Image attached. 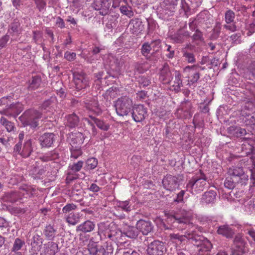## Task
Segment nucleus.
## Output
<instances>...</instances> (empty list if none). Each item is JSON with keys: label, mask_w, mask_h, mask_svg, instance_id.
<instances>
[{"label": "nucleus", "mask_w": 255, "mask_h": 255, "mask_svg": "<svg viewBox=\"0 0 255 255\" xmlns=\"http://www.w3.org/2000/svg\"><path fill=\"white\" fill-rule=\"evenodd\" d=\"M166 222L168 225L165 223L163 224V227L165 230H172L174 228L182 229L183 225L190 223V219L187 212L183 211L181 214L167 215Z\"/></svg>", "instance_id": "f257e3e1"}, {"label": "nucleus", "mask_w": 255, "mask_h": 255, "mask_svg": "<svg viewBox=\"0 0 255 255\" xmlns=\"http://www.w3.org/2000/svg\"><path fill=\"white\" fill-rule=\"evenodd\" d=\"M41 114L38 111L30 109L26 110L18 118L24 127L29 126L31 128H35L38 126V120L41 118Z\"/></svg>", "instance_id": "f03ea898"}, {"label": "nucleus", "mask_w": 255, "mask_h": 255, "mask_svg": "<svg viewBox=\"0 0 255 255\" xmlns=\"http://www.w3.org/2000/svg\"><path fill=\"white\" fill-rule=\"evenodd\" d=\"M98 234L101 240L109 239L111 241H114L116 239V235L118 232L114 222H101L98 225Z\"/></svg>", "instance_id": "7ed1b4c3"}, {"label": "nucleus", "mask_w": 255, "mask_h": 255, "mask_svg": "<svg viewBox=\"0 0 255 255\" xmlns=\"http://www.w3.org/2000/svg\"><path fill=\"white\" fill-rule=\"evenodd\" d=\"M116 113L120 116H127L131 113L132 109V100L127 97L119 98L115 104Z\"/></svg>", "instance_id": "20e7f679"}, {"label": "nucleus", "mask_w": 255, "mask_h": 255, "mask_svg": "<svg viewBox=\"0 0 255 255\" xmlns=\"http://www.w3.org/2000/svg\"><path fill=\"white\" fill-rule=\"evenodd\" d=\"M73 77L75 91L77 92H80L79 95L85 94V90L89 87L86 74L82 71H74L73 72Z\"/></svg>", "instance_id": "39448f33"}, {"label": "nucleus", "mask_w": 255, "mask_h": 255, "mask_svg": "<svg viewBox=\"0 0 255 255\" xmlns=\"http://www.w3.org/2000/svg\"><path fill=\"white\" fill-rule=\"evenodd\" d=\"M207 177L201 170L196 174L189 181L186 185L188 189L192 190L194 188L199 190H203L204 187L207 185Z\"/></svg>", "instance_id": "423d86ee"}, {"label": "nucleus", "mask_w": 255, "mask_h": 255, "mask_svg": "<svg viewBox=\"0 0 255 255\" xmlns=\"http://www.w3.org/2000/svg\"><path fill=\"white\" fill-rule=\"evenodd\" d=\"M130 114L137 123L141 122L148 116L147 108L140 104L133 107Z\"/></svg>", "instance_id": "0eeeda50"}, {"label": "nucleus", "mask_w": 255, "mask_h": 255, "mask_svg": "<svg viewBox=\"0 0 255 255\" xmlns=\"http://www.w3.org/2000/svg\"><path fill=\"white\" fill-rule=\"evenodd\" d=\"M165 251L164 243L158 240H155L149 244L147 249L148 255H163Z\"/></svg>", "instance_id": "6e6552de"}, {"label": "nucleus", "mask_w": 255, "mask_h": 255, "mask_svg": "<svg viewBox=\"0 0 255 255\" xmlns=\"http://www.w3.org/2000/svg\"><path fill=\"white\" fill-rule=\"evenodd\" d=\"M112 2V0H95L92 6L95 10H100V14L105 15L109 12Z\"/></svg>", "instance_id": "1a4fd4ad"}, {"label": "nucleus", "mask_w": 255, "mask_h": 255, "mask_svg": "<svg viewBox=\"0 0 255 255\" xmlns=\"http://www.w3.org/2000/svg\"><path fill=\"white\" fill-rule=\"evenodd\" d=\"M178 179L171 175H166L162 179L163 187L167 190L172 191L176 188Z\"/></svg>", "instance_id": "9d476101"}, {"label": "nucleus", "mask_w": 255, "mask_h": 255, "mask_svg": "<svg viewBox=\"0 0 255 255\" xmlns=\"http://www.w3.org/2000/svg\"><path fill=\"white\" fill-rule=\"evenodd\" d=\"M136 226L139 231L142 233L144 235H147L153 230V225L149 221L144 220H139L136 223Z\"/></svg>", "instance_id": "9b49d317"}, {"label": "nucleus", "mask_w": 255, "mask_h": 255, "mask_svg": "<svg viewBox=\"0 0 255 255\" xmlns=\"http://www.w3.org/2000/svg\"><path fill=\"white\" fill-rule=\"evenodd\" d=\"M38 140L42 147H49L55 140V134L51 132H46L40 136Z\"/></svg>", "instance_id": "f8f14e48"}, {"label": "nucleus", "mask_w": 255, "mask_h": 255, "mask_svg": "<svg viewBox=\"0 0 255 255\" xmlns=\"http://www.w3.org/2000/svg\"><path fill=\"white\" fill-rule=\"evenodd\" d=\"M217 232L219 235H221L228 239L233 238L235 234V229L232 228L229 225H224L219 226Z\"/></svg>", "instance_id": "ddd939ff"}, {"label": "nucleus", "mask_w": 255, "mask_h": 255, "mask_svg": "<svg viewBox=\"0 0 255 255\" xmlns=\"http://www.w3.org/2000/svg\"><path fill=\"white\" fill-rule=\"evenodd\" d=\"M43 241V239L41 236L35 234L33 236L30 243L33 253L37 254L40 251L42 246Z\"/></svg>", "instance_id": "4468645a"}, {"label": "nucleus", "mask_w": 255, "mask_h": 255, "mask_svg": "<svg viewBox=\"0 0 255 255\" xmlns=\"http://www.w3.org/2000/svg\"><path fill=\"white\" fill-rule=\"evenodd\" d=\"M171 79V73L169 65L167 63H164L160 70L159 79L164 83H168Z\"/></svg>", "instance_id": "2eb2a0df"}, {"label": "nucleus", "mask_w": 255, "mask_h": 255, "mask_svg": "<svg viewBox=\"0 0 255 255\" xmlns=\"http://www.w3.org/2000/svg\"><path fill=\"white\" fill-rule=\"evenodd\" d=\"M216 190H210L205 192L202 195L201 202L206 204L213 203L216 199Z\"/></svg>", "instance_id": "dca6fc26"}, {"label": "nucleus", "mask_w": 255, "mask_h": 255, "mask_svg": "<svg viewBox=\"0 0 255 255\" xmlns=\"http://www.w3.org/2000/svg\"><path fill=\"white\" fill-rule=\"evenodd\" d=\"M7 108L9 113V117L14 118H16L17 115L23 110L22 105L19 103L8 105Z\"/></svg>", "instance_id": "f3484780"}, {"label": "nucleus", "mask_w": 255, "mask_h": 255, "mask_svg": "<svg viewBox=\"0 0 255 255\" xmlns=\"http://www.w3.org/2000/svg\"><path fill=\"white\" fill-rule=\"evenodd\" d=\"M129 28L132 33H140L143 30L142 21L138 18L131 19L129 23Z\"/></svg>", "instance_id": "a211bd4d"}, {"label": "nucleus", "mask_w": 255, "mask_h": 255, "mask_svg": "<svg viewBox=\"0 0 255 255\" xmlns=\"http://www.w3.org/2000/svg\"><path fill=\"white\" fill-rule=\"evenodd\" d=\"M65 120L66 126L70 128L77 127L79 123V118L75 113L66 116Z\"/></svg>", "instance_id": "6ab92c4d"}, {"label": "nucleus", "mask_w": 255, "mask_h": 255, "mask_svg": "<svg viewBox=\"0 0 255 255\" xmlns=\"http://www.w3.org/2000/svg\"><path fill=\"white\" fill-rule=\"evenodd\" d=\"M234 245L237 249L239 250L242 254H244L246 251L245 248L246 244V242L243 238V236L240 234L236 235L234 239Z\"/></svg>", "instance_id": "aec40b11"}, {"label": "nucleus", "mask_w": 255, "mask_h": 255, "mask_svg": "<svg viewBox=\"0 0 255 255\" xmlns=\"http://www.w3.org/2000/svg\"><path fill=\"white\" fill-rule=\"evenodd\" d=\"M95 227V225L94 222L87 220L77 226L76 231L77 232L80 231L86 233L93 231Z\"/></svg>", "instance_id": "412c9836"}, {"label": "nucleus", "mask_w": 255, "mask_h": 255, "mask_svg": "<svg viewBox=\"0 0 255 255\" xmlns=\"http://www.w3.org/2000/svg\"><path fill=\"white\" fill-rule=\"evenodd\" d=\"M228 132L231 135L239 137L245 135L247 131L245 128L239 127L231 126L228 128Z\"/></svg>", "instance_id": "4be33fe9"}, {"label": "nucleus", "mask_w": 255, "mask_h": 255, "mask_svg": "<svg viewBox=\"0 0 255 255\" xmlns=\"http://www.w3.org/2000/svg\"><path fill=\"white\" fill-rule=\"evenodd\" d=\"M18 198L19 196L16 192L10 191L5 193L2 197V200L3 202L14 203L18 200Z\"/></svg>", "instance_id": "5701e85b"}, {"label": "nucleus", "mask_w": 255, "mask_h": 255, "mask_svg": "<svg viewBox=\"0 0 255 255\" xmlns=\"http://www.w3.org/2000/svg\"><path fill=\"white\" fill-rule=\"evenodd\" d=\"M138 229L133 226H128L124 230L123 232L120 231L121 234H124L125 236L130 239H135L138 236Z\"/></svg>", "instance_id": "b1692460"}, {"label": "nucleus", "mask_w": 255, "mask_h": 255, "mask_svg": "<svg viewBox=\"0 0 255 255\" xmlns=\"http://www.w3.org/2000/svg\"><path fill=\"white\" fill-rule=\"evenodd\" d=\"M41 78L40 76H33L29 81V85L27 87L28 91H34L38 88L41 83Z\"/></svg>", "instance_id": "393cba45"}, {"label": "nucleus", "mask_w": 255, "mask_h": 255, "mask_svg": "<svg viewBox=\"0 0 255 255\" xmlns=\"http://www.w3.org/2000/svg\"><path fill=\"white\" fill-rule=\"evenodd\" d=\"M33 151L31 139L27 140L24 144L20 155L24 158L29 157Z\"/></svg>", "instance_id": "a878e982"}, {"label": "nucleus", "mask_w": 255, "mask_h": 255, "mask_svg": "<svg viewBox=\"0 0 255 255\" xmlns=\"http://www.w3.org/2000/svg\"><path fill=\"white\" fill-rule=\"evenodd\" d=\"M22 28L20 27V23L17 19L13 20L8 26V31L10 34H19L21 32Z\"/></svg>", "instance_id": "bb28decb"}, {"label": "nucleus", "mask_w": 255, "mask_h": 255, "mask_svg": "<svg viewBox=\"0 0 255 255\" xmlns=\"http://www.w3.org/2000/svg\"><path fill=\"white\" fill-rule=\"evenodd\" d=\"M244 172V170L243 167L239 166H232L229 169L228 173L230 176L233 177L236 179L239 176L242 175V174Z\"/></svg>", "instance_id": "cd10ccee"}, {"label": "nucleus", "mask_w": 255, "mask_h": 255, "mask_svg": "<svg viewBox=\"0 0 255 255\" xmlns=\"http://www.w3.org/2000/svg\"><path fill=\"white\" fill-rule=\"evenodd\" d=\"M90 118L92 120V122L96 124L97 127L100 129L107 131L110 127L109 124L104 122L103 121L101 120L94 116H90Z\"/></svg>", "instance_id": "c85d7f7f"}, {"label": "nucleus", "mask_w": 255, "mask_h": 255, "mask_svg": "<svg viewBox=\"0 0 255 255\" xmlns=\"http://www.w3.org/2000/svg\"><path fill=\"white\" fill-rule=\"evenodd\" d=\"M88 251L91 255H106L105 247L102 246L89 247Z\"/></svg>", "instance_id": "c756f323"}, {"label": "nucleus", "mask_w": 255, "mask_h": 255, "mask_svg": "<svg viewBox=\"0 0 255 255\" xmlns=\"http://www.w3.org/2000/svg\"><path fill=\"white\" fill-rule=\"evenodd\" d=\"M45 252L49 255H55L58 251V245L53 242H49L46 245Z\"/></svg>", "instance_id": "7c9ffc66"}, {"label": "nucleus", "mask_w": 255, "mask_h": 255, "mask_svg": "<svg viewBox=\"0 0 255 255\" xmlns=\"http://www.w3.org/2000/svg\"><path fill=\"white\" fill-rule=\"evenodd\" d=\"M181 77L182 75L179 72L176 71L175 72L174 84L173 87H174V90L177 92L181 90V88L183 86Z\"/></svg>", "instance_id": "2f4dec72"}, {"label": "nucleus", "mask_w": 255, "mask_h": 255, "mask_svg": "<svg viewBox=\"0 0 255 255\" xmlns=\"http://www.w3.org/2000/svg\"><path fill=\"white\" fill-rule=\"evenodd\" d=\"M56 233V230L51 225L46 226L43 230V234L44 236L49 240L53 239Z\"/></svg>", "instance_id": "473e14b6"}, {"label": "nucleus", "mask_w": 255, "mask_h": 255, "mask_svg": "<svg viewBox=\"0 0 255 255\" xmlns=\"http://www.w3.org/2000/svg\"><path fill=\"white\" fill-rule=\"evenodd\" d=\"M141 54L146 58V59H148L150 56L149 54H151L152 50L151 47L149 42H144L142 44L141 49Z\"/></svg>", "instance_id": "72a5a7b5"}, {"label": "nucleus", "mask_w": 255, "mask_h": 255, "mask_svg": "<svg viewBox=\"0 0 255 255\" xmlns=\"http://www.w3.org/2000/svg\"><path fill=\"white\" fill-rule=\"evenodd\" d=\"M151 47L152 52L151 53V56H154L157 52H159L161 47V41L158 39L152 40L149 43Z\"/></svg>", "instance_id": "f704fd0d"}, {"label": "nucleus", "mask_w": 255, "mask_h": 255, "mask_svg": "<svg viewBox=\"0 0 255 255\" xmlns=\"http://www.w3.org/2000/svg\"><path fill=\"white\" fill-rule=\"evenodd\" d=\"M199 252H206L211 250L212 248V244L207 238H205L201 244V246L198 247Z\"/></svg>", "instance_id": "c9c22d12"}, {"label": "nucleus", "mask_w": 255, "mask_h": 255, "mask_svg": "<svg viewBox=\"0 0 255 255\" xmlns=\"http://www.w3.org/2000/svg\"><path fill=\"white\" fill-rule=\"evenodd\" d=\"M56 102V98L51 97L43 102L40 106V108L42 110H47L52 108L55 104Z\"/></svg>", "instance_id": "e433bc0d"}, {"label": "nucleus", "mask_w": 255, "mask_h": 255, "mask_svg": "<svg viewBox=\"0 0 255 255\" xmlns=\"http://www.w3.org/2000/svg\"><path fill=\"white\" fill-rule=\"evenodd\" d=\"M79 215L77 213H70L66 218L67 222L72 225H75L79 222Z\"/></svg>", "instance_id": "4c0bfd02"}, {"label": "nucleus", "mask_w": 255, "mask_h": 255, "mask_svg": "<svg viewBox=\"0 0 255 255\" xmlns=\"http://www.w3.org/2000/svg\"><path fill=\"white\" fill-rule=\"evenodd\" d=\"M236 183H237L236 179L230 176L226 178L224 186L229 189H233L236 186Z\"/></svg>", "instance_id": "58836bf2"}, {"label": "nucleus", "mask_w": 255, "mask_h": 255, "mask_svg": "<svg viewBox=\"0 0 255 255\" xmlns=\"http://www.w3.org/2000/svg\"><path fill=\"white\" fill-rule=\"evenodd\" d=\"M137 80L140 88L147 87L150 84V80L147 76H139L137 78Z\"/></svg>", "instance_id": "ea45409f"}, {"label": "nucleus", "mask_w": 255, "mask_h": 255, "mask_svg": "<svg viewBox=\"0 0 255 255\" xmlns=\"http://www.w3.org/2000/svg\"><path fill=\"white\" fill-rule=\"evenodd\" d=\"M177 114L179 115L181 119H187L191 118L192 114L190 110H187L186 108L179 109Z\"/></svg>", "instance_id": "a19ab883"}, {"label": "nucleus", "mask_w": 255, "mask_h": 255, "mask_svg": "<svg viewBox=\"0 0 255 255\" xmlns=\"http://www.w3.org/2000/svg\"><path fill=\"white\" fill-rule=\"evenodd\" d=\"M39 12L46 10L47 0H33Z\"/></svg>", "instance_id": "79ce46f5"}, {"label": "nucleus", "mask_w": 255, "mask_h": 255, "mask_svg": "<svg viewBox=\"0 0 255 255\" xmlns=\"http://www.w3.org/2000/svg\"><path fill=\"white\" fill-rule=\"evenodd\" d=\"M245 124L248 126L255 125V112L252 114L247 115L243 119Z\"/></svg>", "instance_id": "37998d69"}, {"label": "nucleus", "mask_w": 255, "mask_h": 255, "mask_svg": "<svg viewBox=\"0 0 255 255\" xmlns=\"http://www.w3.org/2000/svg\"><path fill=\"white\" fill-rule=\"evenodd\" d=\"M8 211L14 216H19L21 215L24 214L26 212V210L24 208H21L20 207H9L8 209Z\"/></svg>", "instance_id": "c03bdc74"}, {"label": "nucleus", "mask_w": 255, "mask_h": 255, "mask_svg": "<svg viewBox=\"0 0 255 255\" xmlns=\"http://www.w3.org/2000/svg\"><path fill=\"white\" fill-rule=\"evenodd\" d=\"M113 61L115 64L116 67L114 68L111 67V68L112 71H119L121 67L123 65L125 62L124 60L122 58L119 59L118 58H113Z\"/></svg>", "instance_id": "a18cd8bd"}, {"label": "nucleus", "mask_w": 255, "mask_h": 255, "mask_svg": "<svg viewBox=\"0 0 255 255\" xmlns=\"http://www.w3.org/2000/svg\"><path fill=\"white\" fill-rule=\"evenodd\" d=\"M170 38L176 43H182L185 40L184 38H183V36L181 35V32H179L171 35Z\"/></svg>", "instance_id": "49530a36"}, {"label": "nucleus", "mask_w": 255, "mask_h": 255, "mask_svg": "<svg viewBox=\"0 0 255 255\" xmlns=\"http://www.w3.org/2000/svg\"><path fill=\"white\" fill-rule=\"evenodd\" d=\"M225 20L227 23H230L234 21L235 19V13L231 10H229L225 13Z\"/></svg>", "instance_id": "de8ad7c7"}, {"label": "nucleus", "mask_w": 255, "mask_h": 255, "mask_svg": "<svg viewBox=\"0 0 255 255\" xmlns=\"http://www.w3.org/2000/svg\"><path fill=\"white\" fill-rule=\"evenodd\" d=\"M249 176L244 171L243 173L242 174V175L239 176L236 180L237 183H240L242 185H245L247 184V182L249 181Z\"/></svg>", "instance_id": "09e8293b"}, {"label": "nucleus", "mask_w": 255, "mask_h": 255, "mask_svg": "<svg viewBox=\"0 0 255 255\" xmlns=\"http://www.w3.org/2000/svg\"><path fill=\"white\" fill-rule=\"evenodd\" d=\"M98 164V161L95 158H91L86 161V165L88 169H94Z\"/></svg>", "instance_id": "8fccbe9b"}, {"label": "nucleus", "mask_w": 255, "mask_h": 255, "mask_svg": "<svg viewBox=\"0 0 255 255\" xmlns=\"http://www.w3.org/2000/svg\"><path fill=\"white\" fill-rule=\"evenodd\" d=\"M83 165V161L80 160L76 163H74L73 165L69 166L70 169L74 172H76L79 171Z\"/></svg>", "instance_id": "3c124183"}, {"label": "nucleus", "mask_w": 255, "mask_h": 255, "mask_svg": "<svg viewBox=\"0 0 255 255\" xmlns=\"http://www.w3.org/2000/svg\"><path fill=\"white\" fill-rule=\"evenodd\" d=\"M129 8L130 9L126 6H122L120 8V10L123 14L126 15L129 17H131L133 16V12L131 10V8L130 7Z\"/></svg>", "instance_id": "603ef678"}, {"label": "nucleus", "mask_w": 255, "mask_h": 255, "mask_svg": "<svg viewBox=\"0 0 255 255\" xmlns=\"http://www.w3.org/2000/svg\"><path fill=\"white\" fill-rule=\"evenodd\" d=\"M24 244V241L18 238L16 239L13 244V251H17L19 250Z\"/></svg>", "instance_id": "864d4df0"}, {"label": "nucleus", "mask_w": 255, "mask_h": 255, "mask_svg": "<svg viewBox=\"0 0 255 255\" xmlns=\"http://www.w3.org/2000/svg\"><path fill=\"white\" fill-rule=\"evenodd\" d=\"M85 139V136L84 134L80 132H78L75 133V137L74 138V140H75V142L78 145H81Z\"/></svg>", "instance_id": "5fc2aeb1"}, {"label": "nucleus", "mask_w": 255, "mask_h": 255, "mask_svg": "<svg viewBox=\"0 0 255 255\" xmlns=\"http://www.w3.org/2000/svg\"><path fill=\"white\" fill-rule=\"evenodd\" d=\"M179 0H163V3L170 8L174 9L178 5Z\"/></svg>", "instance_id": "6e6d98bb"}, {"label": "nucleus", "mask_w": 255, "mask_h": 255, "mask_svg": "<svg viewBox=\"0 0 255 255\" xmlns=\"http://www.w3.org/2000/svg\"><path fill=\"white\" fill-rule=\"evenodd\" d=\"M71 157L74 158H77L82 153L80 147H78V148L74 149L72 146V148L71 149Z\"/></svg>", "instance_id": "4d7b16f0"}, {"label": "nucleus", "mask_w": 255, "mask_h": 255, "mask_svg": "<svg viewBox=\"0 0 255 255\" xmlns=\"http://www.w3.org/2000/svg\"><path fill=\"white\" fill-rule=\"evenodd\" d=\"M205 238L203 236L197 235V236L194 238V241L192 242V244L198 248L199 246H201V244Z\"/></svg>", "instance_id": "13d9d810"}, {"label": "nucleus", "mask_w": 255, "mask_h": 255, "mask_svg": "<svg viewBox=\"0 0 255 255\" xmlns=\"http://www.w3.org/2000/svg\"><path fill=\"white\" fill-rule=\"evenodd\" d=\"M166 46L167 47L166 51L169 52L166 54V57L169 59L173 58L175 55V48L170 45L166 44Z\"/></svg>", "instance_id": "bf43d9fd"}, {"label": "nucleus", "mask_w": 255, "mask_h": 255, "mask_svg": "<svg viewBox=\"0 0 255 255\" xmlns=\"http://www.w3.org/2000/svg\"><path fill=\"white\" fill-rule=\"evenodd\" d=\"M119 207L127 212H128L131 210L130 206L129 205V202L128 201L119 202Z\"/></svg>", "instance_id": "052dcab7"}, {"label": "nucleus", "mask_w": 255, "mask_h": 255, "mask_svg": "<svg viewBox=\"0 0 255 255\" xmlns=\"http://www.w3.org/2000/svg\"><path fill=\"white\" fill-rule=\"evenodd\" d=\"M105 251L106 255H111L113 254L114 248L111 242H108V241H106V248H105Z\"/></svg>", "instance_id": "680f3d73"}, {"label": "nucleus", "mask_w": 255, "mask_h": 255, "mask_svg": "<svg viewBox=\"0 0 255 255\" xmlns=\"http://www.w3.org/2000/svg\"><path fill=\"white\" fill-rule=\"evenodd\" d=\"M183 57H184L189 63H194L195 62V58L193 53L184 52L183 53Z\"/></svg>", "instance_id": "e2e57ef3"}, {"label": "nucleus", "mask_w": 255, "mask_h": 255, "mask_svg": "<svg viewBox=\"0 0 255 255\" xmlns=\"http://www.w3.org/2000/svg\"><path fill=\"white\" fill-rule=\"evenodd\" d=\"M192 38L193 40L201 41V40H203V33L199 29L197 28L196 29V32L193 35Z\"/></svg>", "instance_id": "0e129e2a"}, {"label": "nucleus", "mask_w": 255, "mask_h": 255, "mask_svg": "<svg viewBox=\"0 0 255 255\" xmlns=\"http://www.w3.org/2000/svg\"><path fill=\"white\" fill-rule=\"evenodd\" d=\"M77 206L74 204H67L62 209L63 213H67L75 210Z\"/></svg>", "instance_id": "69168bd1"}, {"label": "nucleus", "mask_w": 255, "mask_h": 255, "mask_svg": "<svg viewBox=\"0 0 255 255\" xmlns=\"http://www.w3.org/2000/svg\"><path fill=\"white\" fill-rule=\"evenodd\" d=\"M185 191L181 190L177 194L176 198L174 199V201L177 203H183L184 202L183 197L185 194Z\"/></svg>", "instance_id": "338daca9"}, {"label": "nucleus", "mask_w": 255, "mask_h": 255, "mask_svg": "<svg viewBox=\"0 0 255 255\" xmlns=\"http://www.w3.org/2000/svg\"><path fill=\"white\" fill-rule=\"evenodd\" d=\"M240 37H241L240 33H235V34L232 35L230 36V38L233 41V42L234 44H236L240 43V42H241Z\"/></svg>", "instance_id": "774afa93"}]
</instances>
